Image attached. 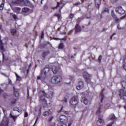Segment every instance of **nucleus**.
Returning a JSON list of instances; mask_svg holds the SVG:
<instances>
[{
    "instance_id": "obj_53",
    "label": "nucleus",
    "mask_w": 126,
    "mask_h": 126,
    "mask_svg": "<svg viewBox=\"0 0 126 126\" xmlns=\"http://www.w3.org/2000/svg\"><path fill=\"white\" fill-rule=\"evenodd\" d=\"M63 101L65 102V103H66L67 102V99L66 98H64L63 99Z\"/></svg>"
},
{
    "instance_id": "obj_23",
    "label": "nucleus",
    "mask_w": 126,
    "mask_h": 126,
    "mask_svg": "<svg viewBox=\"0 0 126 126\" xmlns=\"http://www.w3.org/2000/svg\"><path fill=\"white\" fill-rule=\"evenodd\" d=\"M95 4L96 7H97L98 9H99V6H100V5L101 4V0H95Z\"/></svg>"
},
{
    "instance_id": "obj_22",
    "label": "nucleus",
    "mask_w": 126,
    "mask_h": 126,
    "mask_svg": "<svg viewBox=\"0 0 126 126\" xmlns=\"http://www.w3.org/2000/svg\"><path fill=\"white\" fill-rule=\"evenodd\" d=\"M22 11L23 12V13H28V12L30 11V9L27 7H24L22 8Z\"/></svg>"
},
{
    "instance_id": "obj_45",
    "label": "nucleus",
    "mask_w": 126,
    "mask_h": 126,
    "mask_svg": "<svg viewBox=\"0 0 126 126\" xmlns=\"http://www.w3.org/2000/svg\"><path fill=\"white\" fill-rule=\"evenodd\" d=\"M80 4H81L80 2H77L76 3H74L73 5H76V6H78V5H79Z\"/></svg>"
},
{
    "instance_id": "obj_51",
    "label": "nucleus",
    "mask_w": 126,
    "mask_h": 126,
    "mask_svg": "<svg viewBox=\"0 0 126 126\" xmlns=\"http://www.w3.org/2000/svg\"><path fill=\"white\" fill-rule=\"evenodd\" d=\"M37 121H38V117L36 118L35 123H34L33 126H35V125H36V123H37Z\"/></svg>"
},
{
    "instance_id": "obj_13",
    "label": "nucleus",
    "mask_w": 126,
    "mask_h": 126,
    "mask_svg": "<svg viewBox=\"0 0 126 126\" xmlns=\"http://www.w3.org/2000/svg\"><path fill=\"white\" fill-rule=\"evenodd\" d=\"M126 94V88H122L120 90L119 95L122 97Z\"/></svg>"
},
{
    "instance_id": "obj_44",
    "label": "nucleus",
    "mask_w": 126,
    "mask_h": 126,
    "mask_svg": "<svg viewBox=\"0 0 126 126\" xmlns=\"http://www.w3.org/2000/svg\"><path fill=\"white\" fill-rule=\"evenodd\" d=\"M15 102H16V99H14L11 101V104H15Z\"/></svg>"
},
{
    "instance_id": "obj_16",
    "label": "nucleus",
    "mask_w": 126,
    "mask_h": 126,
    "mask_svg": "<svg viewBox=\"0 0 126 126\" xmlns=\"http://www.w3.org/2000/svg\"><path fill=\"white\" fill-rule=\"evenodd\" d=\"M22 1L24 3H21V4H23L24 5H27V6H29V5H30L31 3L29 0H22Z\"/></svg>"
},
{
    "instance_id": "obj_47",
    "label": "nucleus",
    "mask_w": 126,
    "mask_h": 126,
    "mask_svg": "<svg viewBox=\"0 0 126 126\" xmlns=\"http://www.w3.org/2000/svg\"><path fill=\"white\" fill-rule=\"evenodd\" d=\"M117 28L119 30H121V29H123L122 28H121V27L120 26V25H118L117 26Z\"/></svg>"
},
{
    "instance_id": "obj_63",
    "label": "nucleus",
    "mask_w": 126,
    "mask_h": 126,
    "mask_svg": "<svg viewBox=\"0 0 126 126\" xmlns=\"http://www.w3.org/2000/svg\"><path fill=\"white\" fill-rule=\"evenodd\" d=\"M54 40H59V39H58V38H54Z\"/></svg>"
},
{
    "instance_id": "obj_58",
    "label": "nucleus",
    "mask_w": 126,
    "mask_h": 126,
    "mask_svg": "<svg viewBox=\"0 0 126 126\" xmlns=\"http://www.w3.org/2000/svg\"><path fill=\"white\" fill-rule=\"evenodd\" d=\"M32 91L34 93V92H35V91H36V90L35 89H33Z\"/></svg>"
},
{
    "instance_id": "obj_34",
    "label": "nucleus",
    "mask_w": 126,
    "mask_h": 126,
    "mask_svg": "<svg viewBox=\"0 0 126 126\" xmlns=\"http://www.w3.org/2000/svg\"><path fill=\"white\" fill-rule=\"evenodd\" d=\"M63 43H60L58 46V48L59 49H63Z\"/></svg>"
},
{
    "instance_id": "obj_3",
    "label": "nucleus",
    "mask_w": 126,
    "mask_h": 126,
    "mask_svg": "<svg viewBox=\"0 0 126 126\" xmlns=\"http://www.w3.org/2000/svg\"><path fill=\"white\" fill-rule=\"evenodd\" d=\"M48 74H50V68L48 67L45 68L41 70L40 76L37 77V79H41V80H45L48 77Z\"/></svg>"
},
{
    "instance_id": "obj_30",
    "label": "nucleus",
    "mask_w": 126,
    "mask_h": 126,
    "mask_svg": "<svg viewBox=\"0 0 126 126\" xmlns=\"http://www.w3.org/2000/svg\"><path fill=\"white\" fill-rule=\"evenodd\" d=\"M34 111L35 112H37V111H38V114H39V113H41V107H36L34 108Z\"/></svg>"
},
{
    "instance_id": "obj_43",
    "label": "nucleus",
    "mask_w": 126,
    "mask_h": 126,
    "mask_svg": "<svg viewBox=\"0 0 126 126\" xmlns=\"http://www.w3.org/2000/svg\"><path fill=\"white\" fill-rule=\"evenodd\" d=\"M102 60V56H99L98 58V62L99 63H101V60Z\"/></svg>"
},
{
    "instance_id": "obj_48",
    "label": "nucleus",
    "mask_w": 126,
    "mask_h": 126,
    "mask_svg": "<svg viewBox=\"0 0 126 126\" xmlns=\"http://www.w3.org/2000/svg\"><path fill=\"white\" fill-rule=\"evenodd\" d=\"M8 96V95L7 94H4V95H3L4 98H7V96Z\"/></svg>"
},
{
    "instance_id": "obj_14",
    "label": "nucleus",
    "mask_w": 126,
    "mask_h": 126,
    "mask_svg": "<svg viewBox=\"0 0 126 126\" xmlns=\"http://www.w3.org/2000/svg\"><path fill=\"white\" fill-rule=\"evenodd\" d=\"M59 70H60V69H59L57 66H53L52 68V71L54 74H57L58 72H59Z\"/></svg>"
},
{
    "instance_id": "obj_38",
    "label": "nucleus",
    "mask_w": 126,
    "mask_h": 126,
    "mask_svg": "<svg viewBox=\"0 0 126 126\" xmlns=\"http://www.w3.org/2000/svg\"><path fill=\"white\" fill-rule=\"evenodd\" d=\"M11 33L12 34H15V33H16V30H15V29H12L11 30Z\"/></svg>"
},
{
    "instance_id": "obj_5",
    "label": "nucleus",
    "mask_w": 126,
    "mask_h": 126,
    "mask_svg": "<svg viewBox=\"0 0 126 126\" xmlns=\"http://www.w3.org/2000/svg\"><path fill=\"white\" fill-rule=\"evenodd\" d=\"M70 104L72 106H76L78 104V95H74L70 100Z\"/></svg>"
},
{
    "instance_id": "obj_26",
    "label": "nucleus",
    "mask_w": 126,
    "mask_h": 126,
    "mask_svg": "<svg viewBox=\"0 0 126 126\" xmlns=\"http://www.w3.org/2000/svg\"><path fill=\"white\" fill-rule=\"evenodd\" d=\"M8 124L7 123V121H2L1 124H0V126H7Z\"/></svg>"
},
{
    "instance_id": "obj_55",
    "label": "nucleus",
    "mask_w": 126,
    "mask_h": 126,
    "mask_svg": "<svg viewBox=\"0 0 126 126\" xmlns=\"http://www.w3.org/2000/svg\"><path fill=\"white\" fill-rule=\"evenodd\" d=\"M2 92H3V91L0 89V93H1Z\"/></svg>"
},
{
    "instance_id": "obj_31",
    "label": "nucleus",
    "mask_w": 126,
    "mask_h": 126,
    "mask_svg": "<svg viewBox=\"0 0 126 126\" xmlns=\"http://www.w3.org/2000/svg\"><path fill=\"white\" fill-rule=\"evenodd\" d=\"M10 117L13 119V120H14V122H16V119H17V116L12 115V114H11Z\"/></svg>"
},
{
    "instance_id": "obj_15",
    "label": "nucleus",
    "mask_w": 126,
    "mask_h": 126,
    "mask_svg": "<svg viewBox=\"0 0 126 126\" xmlns=\"http://www.w3.org/2000/svg\"><path fill=\"white\" fill-rule=\"evenodd\" d=\"M111 14H112V17H113V18H114L115 21L116 22H118V21H120V19H119L118 18V17H117V15H116V14H115V12H114V10L112 11Z\"/></svg>"
},
{
    "instance_id": "obj_64",
    "label": "nucleus",
    "mask_w": 126,
    "mask_h": 126,
    "mask_svg": "<svg viewBox=\"0 0 126 126\" xmlns=\"http://www.w3.org/2000/svg\"><path fill=\"white\" fill-rule=\"evenodd\" d=\"M63 41H65V38H63Z\"/></svg>"
},
{
    "instance_id": "obj_57",
    "label": "nucleus",
    "mask_w": 126,
    "mask_h": 126,
    "mask_svg": "<svg viewBox=\"0 0 126 126\" xmlns=\"http://www.w3.org/2000/svg\"><path fill=\"white\" fill-rule=\"evenodd\" d=\"M64 114H65L66 115H67V114H68L67 111H64Z\"/></svg>"
},
{
    "instance_id": "obj_59",
    "label": "nucleus",
    "mask_w": 126,
    "mask_h": 126,
    "mask_svg": "<svg viewBox=\"0 0 126 126\" xmlns=\"http://www.w3.org/2000/svg\"><path fill=\"white\" fill-rule=\"evenodd\" d=\"M124 18H125V17H122L121 18H120V19H124Z\"/></svg>"
},
{
    "instance_id": "obj_42",
    "label": "nucleus",
    "mask_w": 126,
    "mask_h": 126,
    "mask_svg": "<svg viewBox=\"0 0 126 126\" xmlns=\"http://www.w3.org/2000/svg\"><path fill=\"white\" fill-rule=\"evenodd\" d=\"M13 17L14 19H15V20H16V19H17V16H16V15L15 14L13 15Z\"/></svg>"
},
{
    "instance_id": "obj_29",
    "label": "nucleus",
    "mask_w": 126,
    "mask_h": 126,
    "mask_svg": "<svg viewBox=\"0 0 126 126\" xmlns=\"http://www.w3.org/2000/svg\"><path fill=\"white\" fill-rule=\"evenodd\" d=\"M54 16H57L59 21H60V20H61V19H62V15H61V14H55L54 15Z\"/></svg>"
},
{
    "instance_id": "obj_17",
    "label": "nucleus",
    "mask_w": 126,
    "mask_h": 126,
    "mask_svg": "<svg viewBox=\"0 0 126 126\" xmlns=\"http://www.w3.org/2000/svg\"><path fill=\"white\" fill-rule=\"evenodd\" d=\"M105 90L104 89H103L101 92V93L100 95V102L102 103L103 102V99H105V95H104V91Z\"/></svg>"
},
{
    "instance_id": "obj_32",
    "label": "nucleus",
    "mask_w": 126,
    "mask_h": 126,
    "mask_svg": "<svg viewBox=\"0 0 126 126\" xmlns=\"http://www.w3.org/2000/svg\"><path fill=\"white\" fill-rule=\"evenodd\" d=\"M15 74L17 77V80H18V81H20L21 80V77L18 76V75H17V73H15Z\"/></svg>"
},
{
    "instance_id": "obj_24",
    "label": "nucleus",
    "mask_w": 126,
    "mask_h": 126,
    "mask_svg": "<svg viewBox=\"0 0 126 126\" xmlns=\"http://www.w3.org/2000/svg\"><path fill=\"white\" fill-rule=\"evenodd\" d=\"M51 115H52V112H51L50 110L48 111H45L43 113V116H44V117H46V116H51Z\"/></svg>"
},
{
    "instance_id": "obj_54",
    "label": "nucleus",
    "mask_w": 126,
    "mask_h": 126,
    "mask_svg": "<svg viewBox=\"0 0 126 126\" xmlns=\"http://www.w3.org/2000/svg\"><path fill=\"white\" fill-rule=\"evenodd\" d=\"M8 82L9 84H11V80H10V79H9Z\"/></svg>"
},
{
    "instance_id": "obj_18",
    "label": "nucleus",
    "mask_w": 126,
    "mask_h": 126,
    "mask_svg": "<svg viewBox=\"0 0 126 126\" xmlns=\"http://www.w3.org/2000/svg\"><path fill=\"white\" fill-rule=\"evenodd\" d=\"M117 119L118 118L116 117L114 114L111 115L109 117V120H110V121H113V122H115V121H116Z\"/></svg>"
},
{
    "instance_id": "obj_36",
    "label": "nucleus",
    "mask_w": 126,
    "mask_h": 126,
    "mask_svg": "<svg viewBox=\"0 0 126 126\" xmlns=\"http://www.w3.org/2000/svg\"><path fill=\"white\" fill-rule=\"evenodd\" d=\"M121 99H122L123 100H124L125 101L126 100V94H124V95H122V96H121Z\"/></svg>"
},
{
    "instance_id": "obj_60",
    "label": "nucleus",
    "mask_w": 126,
    "mask_h": 126,
    "mask_svg": "<svg viewBox=\"0 0 126 126\" xmlns=\"http://www.w3.org/2000/svg\"><path fill=\"white\" fill-rule=\"evenodd\" d=\"M2 56H3V59H4V54L2 53Z\"/></svg>"
},
{
    "instance_id": "obj_35",
    "label": "nucleus",
    "mask_w": 126,
    "mask_h": 126,
    "mask_svg": "<svg viewBox=\"0 0 126 126\" xmlns=\"http://www.w3.org/2000/svg\"><path fill=\"white\" fill-rule=\"evenodd\" d=\"M21 9L20 8L17 7L15 8V12H16V13H19Z\"/></svg>"
},
{
    "instance_id": "obj_37",
    "label": "nucleus",
    "mask_w": 126,
    "mask_h": 126,
    "mask_svg": "<svg viewBox=\"0 0 126 126\" xmlns=\"http://www.w3.org/2000/svg\"><path fill=\"white\" fill-rule=\"evenodd\" d=\"M3 6H4V4L2 3L0 5V10H2Z\"/></svg>"
},
{
    "instance_id": "obj_33",
    "label": "nucleus",
    "mask_w": 126,
    "mask_h": 126,
    "mask_svg": "<svg viewBox=\"0 0 126 126\" xmlns=\"http://www.w3.org/2000/svg\"><path fill=\"white\" fill-rule=\"evenodd\" d=\"M83 19L82 18V17L78 18L76 20L77 24H79V23L80 22V21H81V20H82Z\"/></svg>"
},
{
    "instance_id": "obj_41",
    "label": "nucleus",
    "mask_w": 126,
    "mask_h": 126,
    "mask_svg": "<svg viewBox=\"0 0 126 126\" xmlns=\"http://www.w3.org/2000/svg\"><path fill=\"white\" fill-rule=\"evenodd\" d=\"M110 107V104H107L105 106L104 108L105 109H108Z\"/></svg>"
},
{
    "instance_id": "obj_21",
    "label": "nucleus",
    "mask_w": 126,
    "mask_h": 126,
    "mask_svg": "<svg viewBox=\"0 0 126 126\" xmlns=\"http://www.w3.org/2000/svg\"><path fill=\"white\" fill-rule=\"evenodd\" d=\"M71 126V123H60L58 126Z\"/></svg>"
},
{
    "instance_id": "obj_46",
    "label": "nucleus",
    "mask_w": 126,
    "mask_h": 126,
    "mask_svg": "<svg viewBox=\"0 0 126 126\" xmlns=\"http://www.w3.org/2000/svg\"><path fill=\"white\" fill-rule=\"evenodd\" d=\"M73 16H74V15L73 14L71 13V14H70V18H73Z\"/></svg>"
},
{
    "instance_id": "obj_20",
    "label": "nucleus",
    "mask_w": 126,
    "mask_h": 126,
    "mask_svg": "<svg viewBox=\"0 0 126 126\" xmlns=\"http://www.w3.org/2000/svg\"><path fill=\"white\" fill-rule=\"evenodd\" d=\"M81 102L84 103L85 105H87L88 104V99L86 97H83L81 100Z\"/></svg>"
},
{
    "instance_id": "obj_56",
    "label": "nucleus",
    "mask_w": 126,
    "mask_h": 126,
    "mask_svg": "<svg viewBox=\"0 0 126 126\" xmlns=\"http://www.w3.org/2000/svg\"><path fill=\"white\" fill-rule=\"evenodd\" d=\"M107 11V10H104L103 11H102L101 13H104V12H106Z\"/></svg>"
},
{
    "instance_id": "obj_8",
    "label": "nucleus",
    "mask_w": 126,
    "mask_h": 126,
    "mask_svg": "<svg viewBox=\"0 0 126 126\" xmlns=\"http://www.w3.org/2000/svg\"><path fill=\"white\" fill-rule=\"evenodd\" d=\"M81 30H82L81 27L79 26V24H77L75 27V32L76 34H77V33L80 32Z\"/></svg>"
},
{
    "instance_id": "obj_9",
    "label": "nucleus",
    "mask_w": 126,
    "mask_h": 126,
    "mask_svg": "<svg viewBox=\"0 0 126 126\" xmlns=\"http://www.w3.org/2000/svg\"><path fill=\"white\" fill-rule=\"evenodd\" d=\"M116 12H118L119 14H124L125 13V11L123 9L121 6H119L116 8Z\"/></svg>"
},
{
    "instance_id": "obj_1",
    "label": "nucleus",
    "mask_w": 126,
    "mask_h": 126,
    "mask_svg": "<svg viewBox=\"0 0 126 126\" xmlns=\"http://www.w3.org/2000/svg\"><path fill=\"white\" fill-rule=\"evenodd\" d=\"M39 95L40 99L41 100V102H43L44 104H46L47 101H46L45 97H47V98H53V96L54 95V92H49L48 94H47L46 93H45V92L42 91L39 93Z\"/></svg>"
},
{
    "instance_id": "obj_61",
    "label": "nucleus",
    "mask_w": 126,
    "mask_h": 126,
    "mask_svg": "<svg viewBox=\"0 0 126 126\" xmlns=\"http://www.w3.org/2000/svg\"><path fill=\"white\" fill-rule=\"evenodd\" d=\"M29 95V90L28 89V95Z\"/></svg>"
},
{
    "instance_id": "obj_10",
    "label": "nucleus",
    "mask_w": 126,
    "mask_h": 126,
    "mask_svg": "<svg viewBox=\"0 0 126 126\" xmlns=\"http://www.w3.org/2000/svg\"><path fill=\"white\" fill-rule=\"evenodd\" d=\"M58 7H59V12H61V10L63 7V2H57V6L55 7V8L57 9Z\"/></svg>"
},
{
    "instance_id": "obj_2",
    "label": "nucleus",
    "mask_w": 126,
    "mask_h": 126,
    "mask_svg": "<svg viewBox=\"0 0 126 126\" xmlns=\"http://www.w3.org/2000/svg\"><path fill=\"white\" fill-rule=\"evenodd\" d=\"M101 109H102V106H100L96 112V115L98 116V120L96 122V125L98 126H102L104 124V120L102 119L103 118V115H101Z\"/></svg>"
},
{
    "instance_id": "obj_25",
    "label": "nucleus",
    "mask_w": 126,
    "mask_h": 126,
    "mask_svg": "<svg viewBox=\"0 0 126 126\" xmlns=\"http://www.w3.org/2000/svg\"><path fill=\"white\" fill-rule=\"evenodd\" d=\"M13 88L15 97H18L19 96V93H18V90L16 89L14 87H13Z\"/></svg>"
},
{
    "instance_id": "obj_49",
    "label": "nucleus",
    "mask_w": 126,
    "mask_h": 126,
    "mask_svg": "<svg viewBox=\"0 0 126 126\" xmlns=\"http://www.w3.org/2000/svg\"><path fill=\"white\" fill-rule=\"evenodd\" d=\"M41 37V39H44V32H42Z\"/></svg>"
},
{
    "instance_id": "obj_39",
    "label": "nucleus",
    "mask_w": 126,
    "mask_h": 126,
    "mask_svg": "<svg viewBox=\"0 0 126 126\" xmlns=\"http://www.w3.org/2000/svg\"><path fill=\"white\" fill-rule=\"evenodd\" d=\"M114 124H115V122L112 121L111 123L108 124L106 126H112L113 125H114Z\"/></svg>"
},
{
    "instance_id": "obj_62",
    "label": "nucleus",
    "mask_w": 126,
    "mask_h": 126,
    "mask_svg": "<svg viewBox=\"0 0 126 126\" xmlns=\"http://www.w3.org/2000/svg\"><path fill=\"white\" fill-rule=\"evenodd\" d=\"M124 109H125V110H126V105L124 106Z\"/></svg>"
},
{
    "instance_id": "obj_28",
    "label": "nucleus",
    "mask_w": 126,
    "mask_h": 126,
    "mask_svg": "<svg viewBox=\"0 0 126 126\" xmlns=\"http://www.w3.org/2000/svg\"><path fill=\"white\" fill-rule=\"evenodd\" d=\"M49 54H50V51H47L43 52L42 56L43 58H45V57H47V56H48V55H49Z\"/></svg>"
},
{
    "instance_id": "obj_11",
    "label": "nucleus",
    "mask_w": 126,
    "mask_h": 126,
    "mask_svg": "<svg viewBox=\"0 0 126 126\" xmlns=\"http://www.w3.org/2000/svg\"><path fill=\"white\" fill-rule=\"evenodd\" d=\"M83 82L80 81L78 82V84L76 87V89L77 90H80V89H82L83 88Z\"/></svg>"
},
{
    "instance_id": "obj_27",
    "label": "nucleus",
    "mask_w": 126,
    "mask_h": 126,
    "mask_svg": "<svg viewBox=\"0 0 126 126\" xmlns=\"http://www.w3.org/2000/svg\"><path fill=\"white\" fill-rule=\"evenodd\" d=\"M121 84L122 86V88H126V82L125 81H122L121 82Z\"/></svg>"
},
{
    "instance_id": "obj_19",
    "label": "nucleus",
    "mask_w": 126,
    "mask_h": 126,
    "mask_svg": "<svg viewBox=\"0 0 126 126\" xmlns=\"http://www.w3.org/2000/svg\"><path fill=\"white\" fill-rule=\"evenodd\" d=\"M13 3H16V4H21V3H24L22 0H13Z\"/></svg>"
},
{
    "instance_id": "obj_4",
    "label": "nucleus",
    "mask_w": 126,
    "mask_h": 126,
    "mask_svg": "<svg viewBox=\"0 0 126 126\" xmlns=\"http://www.w3.org/2000/svg\"><path fill=\"white\" fill-rule=\"evenodd\" d=\"M51 81L53 84L60 83L62 81V76H54L51 78Z\"/></svg>"
},
{
    "instance_id": "obj_50",
    "label": "nucleus",
    "mask_w": 126,
    "mask_h": 126,
    "mask_svg": "<svg viewBox=\"0 0 126 126\" xmlns=\"http://www.w3.org/2000/svg\"><path fill=\"white\" fill-rule=\"evenodd\" d=\"M25 118H27V117H28V113H27V112L25 113Z\"/></svg>"
},
{
    "instance_id": "obj_40",
    "label": "nucleus",
    "mask_w": 126,
    "mask_h": 126,
    "mask_svg": "<svg viewBox=\"0 0 126 126\" xmlns=\"http://www.w3.org/2000/svg\"><path fill=\"white\" fill-rule=\"evenodd\" d=\"M53 119H54V116L51 117L49 119H48V122H52L53 120Z\"/></svg>"
},
{
    "instance_id": "obj_7",
    "label": "nucleus",
    "mask_w": 126,
    "mask_h": 126,
    "mask_svg": "<svg viewBox=\"0 0 126 126\" xmlns=\"http://www.w3.org/2000/svg\"><path fill=\"white\" fill-rule=\"evenodd\" d=\"M91 76L89 75L87 73V72H84L83 73V77L85 79H86V81H87V83H90L91 82V80L90 79V77Z\"/></svg>"
},
{
    "instance_id": "obj_52",
    "label": "nucleus",
    "mask_w": 126,
    "mask_h": 126,
    "mask_svg": "<svg viewBox=\"0 0 126 126\" xmlns=\"http://www.w3.org/2000/svg\"><path fill=\"white\" fill-rule=\"evenodd\" d=\"M114 35H116V33H113L111 36H110V40H112V38H113V36Z\"/></svg>"
},
{
    "instance_id": "obj_12",
    "label": "nucleus",
    "mask_w": 126,
    "mask_h": 126,
    "mask_svg": "<svg viewBox=\"0 0 126 126\" xmlns=\"http://www.w3.org/2000/svg\"><path fill=\"white\" fill-rule=\"evenodd\" d=\"M5 51H6V49L3 47V43H2V41L0 39V52L3 53V52H5Z\"/></svg>"
},
{
    "instance_id": "obj_6",
    "label": "nucleus",
    "mask_w": 126,
    "mask_h": 126,
    "mask_svg": "<svg viewBox=\"0 0 126 126\" xmlns=\"http://www.w3.org/2000/svg\"><path fill=\"white\" fill-rule=\"evenodd\" d=\"M60 123L63 124H67L68 119H67V117L66 115H61L60 116Z\"/></svg>"
}]
</instances>
